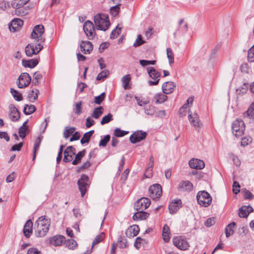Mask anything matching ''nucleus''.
Instances as JSON below:
<instances>
[{
    "label": "nucleus",
    "instance_id": "7",
    "mask_svg": "<svg viewBox=\"0 0 254 254\" xmlns=\"http://www.w3.org/2000/svg\"><path fill=\"white\" fill-rule=\"evenodd\" d=\"M147 72L149 76L154 80V81H148V84L150 86L156 85L159 83L161 76V73L158 71L153 67H149L147 68Z\"/></svg>",
    "mask_w": 254,
    "mask_h": 254
},
{
    "label": "nucleus",
    "instance_id": "22",
    "mask_svg": "<svg viewBox=\"0 0 254 254\" xmlns=\"http://www.w3.org/2000/svg\"><path fill=\"white\" fill-rule=\"evenodd\" d=\"M23 24V21L22 20L16 18L12 20L9 25V28L10 31L15 32L18 30Z\"/></svg>",
    "mask_w": 254,
    "mask_h": 254
},
{
    "label": "nucleus",
    "instance_id": "26",
    "mask_svg": "<svg viewBox=\"0 0 254 254\" xmlns=\"http://www.w3.org/2000/svg\"><path fill=\"white\" fill-rule=\"evenodd\" d=\"M33 223L31 220L27 221L23 228V233L25 237L29 238L32 233Z\"/></svg>",
    "mask_w": 254,
    "mask_h": 254
},
{
    "label": "nucleus",
    "instance_id": "24",
    "mask_svg": "<svg viewBox=\"0 0 254 254\" xmlns=\"http://www.w3.org/2000/svg\"><path fill=\"white\" fill-rule=\"evenodd\" d=\"M139 232V228L138 225H133L130 226L126 231V234L127 237H133L136 236Z\"/></svg>",
    "mask_w": 254,
    "mask_h": 254
},
{
    "label": "nucleus",
    "instance_id": "58",
    "mask_svg": "<svg viewBox=\"0 0 254 254\" xmlns=\"http://www.w3.org/2000/svg\"><path fill=\"white\" fill-rule=\"evenodd\" d=\"M242 192L243 193L244 197L246 199H252L253 198V194L248 190L245 189Z\"/></svg>",
    "mask_w": 254,
    "mask_h": 254
},
{
    "label": "nucleus",
    "instance_id": "20",
    "mask_svg": "<svg viewBox=\"0 0 254 254\" xmlns=\"http://www.w3.org/2000/svg\"><path fill=\"white\" fill-rule=\"evenodd\" d=\"M176 87L175 84L171 81H167L163 83L162 86V91L164 94H169L173 92Z\"/></svg>",
    "mask_w": 254,
    "mask_h": 254
},
{
    "label": "nucleus",
    "instance_id": "27",
    "mask_svg": "<svg viewBox=\"0 0 254 254\" xmlns=\"http://www.w3.org/2000/svg\"><path fill=\"white\" fill-rule=\"evenodd\" d=\"M39 63V60L37 59H33L29 60H23L22 64L25 67H29L30 68L35 67Z\"/></svg>",
    "mask_w": 254,
    "mask_h": 254
},
{
    "label": "nucleus",
    "instance_id": "15",
    "mask_svg": "<svg viewBox=\"0 0 254 254\" xmlns=\"http://www.w3.org/2000/svg\"><path fill=\"white\" fill-rule=\"evenodd\" d=\"M75 148L73 146H68L64 151V161L68 162L72 161L73 156L75 154Z\"/></svg>",
    "mask_w": 254,
    "mask_h": 254
},
{
    "label": "nucleus",
    "instance_id": "5",
    "mask_svg": "<svg viewBox=\"0 0 254 254\" xmlns=\"http://www.w3.org/2000/svg\"><path fill=\"white\" fill-rule=\"evenodd\" d=\"M44 32V27L42 25H37L33 29L31 34V38L38 42V44H42L44 42L45 39L43 38L42 35Z\"/></svg>",
    "mask_w": 254,
    "mask_h": 254
},
{
    "label": "nucleus",
    "instance_id": "62",
    "mask_svg": "<svg viewBox=\"0 0 254 254\" xmlns=\"http://www.w3.org/2000/svg\"><path fill=\"white\" fill-rule=\"evenodd\" d=\"M81 105H82V102L80 101L79 102H77L75 104V107L74 109V113L77 115H79L81 113Z\"/></svg>",
    "mask_w": 254,
    "mask_h": 254
},
{
    "label": "nucleus",
    "instance_id": "34",
    "mask_svg": "<svg viewBox=\"0 0 254 254\" xmlns=\"http://www.w3.org/2000/svg\"><path fill=\"white\" fill-rule=\"evenodd\" d=\"M170 228L168 225L165 224L162 230V237L163 240L166 242H168L170 240Z\"/></svg>",
    "mask_w": 254,
    "mask_h": 254
},
{
    "label": "nucleus",
    "instance_id": "57",
    "mask_svg": "<svg viewBox=\"0 0 254 254\" xmlns=\"http://www.w3.org/2000/svg\"><path fill=\"white\" fill-rule=\"evenodd\" d=\"M109 74V71L108 70H103L98 74L96 77V79L97 80L103 79L104 78L107 77Z\"/></svg>",
    "mask_w": 254,
    "mask_h": 254
},
{
    "label": "nucleus",
    "instance_id": "16",
    "mask_svg": "<svg viewBox=\"0 0 254 254\" xmlns=\"http://www.w3.org/2000/svg\"><path fill=\"white\" fill-rule=\"evenodd\" d=\"M8 116L12 122H16L20 117V113L14 105H11L9 106Z\"/></svg>",
    "mask_w": 254,
    "mask_h": 254
},
{
    "label": "nucleus",
    "instance_id": "46",
    "mask_svg": "<svg viewBox=\"0 0 254 254\" xmlns=\"http://www.w3.org/2000/svg\"><path fill=\"white\" fill-rule=\"evenodd\" d=\"M66 246L69 249L71 250H73L75 249L77 244L76 242L73 239H69L66 241L65 242Z\"/></svg>",
    "mask_w": 254,
    "mask_h": 254
},
{
    "label": "nucleus",
    "instance_id": "49",
    "mask_svg": "<svg viewBox=\"0 0 254 254\" xmlns=\"http://www.w3.org/2000/svg\"><path fill=\"white\" fill-rule=\"evenodd\" d=\"M128 133V131L122 130L119 128L114 130V134L117 137H122Z\"/></svg>",
    "mask_w": 254,
    "mask_h": 254
},
{
    "label": "nucleus",
    "instance_id": "8",
    "mask_svg": "<svg viewBox=\"0 0 254 254\" xmlns=\"http://www.w3.org/2000/svg\"><path fill=\"white\" fill-rule=\"evenodd\" d=\"M43 48V46L41 44L31 43L25 47V53L27 56L32 57L38 54Z\"/></svg>",
    "mask_w": 254,
    "mask_h": 254
},
{
    "label": "nucleus",
    "instance_id": "6",
    "mask_svg": "<svg viewBox=\"0 0 254 254\" xmlns=\"http://www.w3.org/2000/svg\"><path fill=\"white\" fill-rule=\"evenodd\" d=\"M83 29L88 39H93L96 35L93 23L90 20L86 21L83 24Z\"/></svg>",
    "mask_w": 254,
    "mask_h": 254
},
{
    "label": "nucleus",
    "instance_id": "52",
    "mask_svg": "<svg viewBox=\"0 0 254 254\" xmlns=\"http://www.w3.org/2000/svg\"><path fill=\"white\" fill-rule=\"evenodd\" d=\"M167 56L169 60V64L171 65L174 62V54L173 53L170 48L167 49Z\"/></svg>",
    "mask_w": 254,
    "mask_h": 254
},
{
    "label": "nucleus",
    "instance_id": "23",
    "mask_svg": "<svg viewBox=\"0 0 254 254\" xmlns=\"http://www.w3.org/2000/svg\"><path fill=\"white\" fill-rule=\"evenodd\" d=\"M189 119L190 124L195 127H200L202 125L200 122L198 116L196 113L193 114H189Z\"/></svg>",
    "mask_w": 254,
    "mask_h": 254
},
{
    "label": "nucleus",
    "instance_id": "42",
    "mask_svg": "<svg viewBox=\"0 0 254 254\" xmlns=\"http://www.w3.org/2000/svg\"><path fill=\"white\" fill-rule=\"evenodd\" d=\"M38 90H31L28 94V98L30 101L34 102L38 98Z\"/></svg>",
    "mask_w": 254,
    "mask_h": 254
},
{
    "label": "nucleus",
    "instance_id": "53",
    "mask_svg": "<svg viewBox=\"0 0 254 254\" xmlns=\"http://www.w3.org/2000/svg\"><path fill=\"white\" fill-rule=\"evenodd\" d=\"M248 59L250 62H254V45L248 51Z\"/></svg>",
    "mask_w": 254,
    "mask_h": 254
},
{
    "label": "nucleus",
    "instance_id": "2",
    "mask_svg": "<svg viewBox=\"0 0 254 254\" xmlns=\"http://www.w3.org/2000/svg\"><path fill=\"white\" fill-rule=\"evenodd\" d=\"M94 22L97 30L105 31L110 26L109 16L106 14L98 13L94 16Z\"/></svg>",
    "mask_w": 254,
    "mask_h": 254
},
{
    "label": "nucleus",
    "instance_id": "59",
    "mask_svg": "<svg viewBox=\"0 0 254 254\" xmlns=\"http://www.w3.org/2000/svg\"><path fill=\"white\" fill-rule=\"evenodd\" d=\"M144 41L142 39L141 35H138L135 41L133 43V47H137L144 44Z\"/></svg>",
    "mask_w": 254,
    "mask_h": 254
},
{
    "label": "nucleus",
    "instance_id": "50",
    "mask_svg": "<svg viewBox=\"0 0 254 254\" xmlns=\"http://www.w3.org/2000/svg\"><path fill=\"white\" fill-rule=\"evenodd\" d=\"M113 120V115L111 113H109L107 115L105 116L102 118L101 121V124L102 125H103L104 124H107L109 123L110 121H112Z\"/></svg>",
    "mask_w": 254,
    "mask_h": 254
},
{
    "label": "nucleus",
    "instance_id": "44",
    "mask_svg": "<svg viewBox=\"0 0 254 254\" xmlns=\"http://www.w3.org/2000/svg\"><path fill=\"white\" fill-rule=\"evenodd\" d=\"M178 30L182 33L186 32L188 30V24L187 23L184 22L183 19H181L179 21V27Z\"/></svg>",
    "mask_w": 254,
    "mask_h": 254
},
{
    "label": "nucleus",
    "instance_id": "21",
    "mask_svg": "<svg viewBox=\"0 0 254 254\" xmlns=\"http://www.w3.org/2000/svg\"><path fill=\"white\" fill-rule=\"evenodd\" d=\"M192 188L193 185L189 181H181L178 187V190L181 191H190Z\"/></svg>",
    "mask_w": 254,
    "mask_h": 254
},
{
    "label": "nucleus",
    "instance_id": "29",
    "mask_svg": "<svg viewBox=\"0 0 254 254\" xmlns=\"http://www.w3.org/2000/svg\"><path fill=\"white\" fill-rule=\"evenodd\" d=\"M154 166V158L153 156H151L149 159L148 167L145 170L144 176L146 178H150L152 176V170Z\"/></svg>",
    "mask_w": 254,
    "mask_h": 254
},
{
    "label": "nucleus",
    "instance_id": "14",
    "mask_svg": "<svg viewBox=\"0 0 254 254\" xmlns=\"http://www.w3.org/2000/svg\"><path fill=\"white\" fill-rule=\"evenodd\" d=\"M173 242L174 246L182 250H186L189 247V244L187 241L182 239L181 237L174 238Z\"/></svg>",
    "mask_w": 254,
    "mask_h": 254
},
{
    "label": "nucleus",
    "instance_id": "33",
    "mask_svg": "<svg viewBox=\"0 0 254 254\" xmlns=\"http://www.w3.org/2000/svg\"><path fill=\"white\" fill-rule=\"evenodd\" d=\"M236 226V223L233 222L228 224L225 229V232L227 238L229 237L232 235L234 233V228Z\"/></svg>",
    "mask_w": 254,
    "mask_h": 254
},
{
    "label": "nucleus",
    "instance_id": "35",
    "mask_svg": "<svg viewBox=\"0 0 254 254\" xmlns=\"http://www.w3.org/2000/svg\"><path fill=\"white\" fill-rule=\"evenodd\" d=\"M165 94L161 93L156 94L154 96L156 103L161 104L165 102L167 100L168 97Z\"/></svg>",
    "mask_w": 254,
    "mask_h": 254
},
{
    "label": "nucleus",
    "instance_id": "63",
    "mask_svg": "<svg viewBox=\"0 0 254 254\" xmlns=\"http://www.w3.org/2000/svg\"><path fill=\"white\" fill-rule=\"evenodd\" d=\"M42 77V75L38 72H35L34 74L33 82L35 84H38L39 80Z\"/></svg>",
    "mask_w": 254,
    "mask_h": 254
},
{
    "label": "nucleus",
    "instance_id": "18",
    "mask_svg": "<svg viewBox=\"0 0 254 254\" xmlns=\"http://www.w3.org/2000/svg\"><path fill=\"white\" fill-rule=\"evenodd\" d=\"M81 51L84 54H90L93 50V45L89 41H82L80 44Z\"/></svg>",
    "mask_w": 254,
    "mask_h": 254
},
{
    "label": "nucleus",
    "instance_id": "51",
    "mask_svg": "<svg viewBox=\"0 0 254 254\" xmlns=\"http://www.w3.org/2000/svg\"><path fill=\"white\" fill-rule=\"evenodd\" d=\"M28 133V127H20L19 128L18 134H19V136L21 138H24Z\"/></svg>",
    "mask_w": 254,
    "mask_h": 254
},
{
    "label": "nucleus",
    "instance_id": "13",
    "mask_svg": "<svg viewBox=\"0 0 254 254\" xmlns=\"http://www.w3.org/2000/svg\"><path fill=\"white\" fill-rule=\"evenodd\" d=\"M147 136V133L145 131L139 130L134 131L129 137V140L132 143H136L143 139Z\"/></svg>",
    "mask_w": 254,
    "mask_h": 254
},
{
    "label": "nucleus",
    "instance_id": "1",
    "mask_svg": "<svg viewBox=\"0 0 254 254\" xmlns=\"http://www.w3.org/2000/svg\"><path fill=\"white\" fill-rule=\"evenodd\" d=\"M50 219L45 216L40 217L35 224V234L38 237H44L49 230Z\"/></svg>",
    "mask_w": 254,
    "mask_h": 254
},
{
    "label": "nucleus",
    "instance_id": "31",
    "mask_svg": "<svg viewBox=\"0 0 254 254\" xmlns=\"http://www.w3.org/2000/svg\"><path fill=\"white\" fill-rule=\"evenodd\" d=\"M244 118L254 120V102H253L247 111L243 113Z\"/></svg>",
    "mask_w": 254,
    "mask_h": 254
},
{
    "label": "nucleus",
    "instance_id": "48",
    "mask_svg": "<svg viewBox=\"0 0 254 254\" xmlns=\"http://www.w3.org/2000/svg\"><path fill=\"white\" fill-rule=\"evenodd\" d=\"M120 10V4H117L111 7L110 9L111 14L113 16L117 15Z\"/></svg>",
    "mask_w": 254,
    "mask_h": 254
},
{
    "label": "nucleus",
    "instance_id": "40",
    "mask_svg": "<svg viewBox=\"0 0 254 254\" xmlns=\"http://www.w3.org/2000/svg\"><path fill=\"white\" fill-rule=\"evenodd\" d=\"M103 108L102 106L95 108L91 115L92 117L96 119H98L103 114Z\"/></svg>",
    "mask_w": 254,
    "mask_h": 254
},
{
    "label": "nucleus",
    "instance_id": "30",
    "mask_svg": "<svg viewBox=\"0 0 254 254\" xmlns=\"http://www.w3.org/2000/svg\"><path fill=\"white\" fill-rule=\"evenodd\" d=\"M64 240V237L61 235H57L53 237L50 239V244L55 246H59L62 244V243Z\"/></svg>",
    "mask_w": 254,
    "mask_h": 254
},
{
    "label": "nucleus",
    "instance_id": "28",
    "mask_svg": "<svg viewBox=\"0 0 254 254\" xmlns=\"http://www.w3.org/2000/svg\"><path fill=\"white\" fill-rule=\"evenodd\" d=\"M132 216L134 220H143L147 218L149 216V213L144 212L143 210L137 211Z\"/></svg>",
    "mask_w": 254,
    "mask_h": 254
},
{
    "label": "nucleus",
    "instance_id": "36",
    "mask_svg": "<svg viewBox=\"0 0 254 254\" xmlns=\"http://www.w3.org/2000/svg\"><path fill=\"white\" fill-rule=\"evenodd\" d=\"M93 133L94 130H90L88 132L85 133L80 140L81 143L82 144H83L84 143H88L89 142L90 139Z\"/></svg>",
    "mask_w": 254,
    "mask_h": 254
},
{
    "label": "nucleus",
    "instance_id": "19",
    "mask_svg": "<svg viewBox=\"0 0 254 254\" xmlns=\"http://www.w3.org/2000/svg\"><path fill=\"white\" fill-rule=\"evenodd\" d=\"M189 166L191 168L202 169L204 166V162L200 159L192 158L189 161Z\"/></svg>",
    "mask_w": 254,
    "mask_h": 254
},
{
    "label": "nucleus",
    "instance_id": "56",
    "mask_svg": "<svg viewBox=\"0 0 254 254\" xmlns=\"http://www.w3.org/2000/svg\"><path fill=\"white\" fill-rule=\"evenodd\" d=\"M110 139V136L109 134L105 135L103 139H102L99 143V145L100 146L105 147L107 145V144L109 141Z\"/></svg>",
    "mask_w": 254,
    "mask_h": 254
},
{
    "label": "nucleus",
    "instance_id": "39",
    "mask_svg": "<svg viewBox=\"0 0 254 254\" xmlns=\"http://www.w3.org/2000/svg\"><path fill=\"white\" fill-rule=\"evenodd\" d=\"M76 128L75 127H65L63 133V135L64 138L67 139L71 134L72 135Z\"/></svg>",
    "mask_w": 254,
    "mask_h": 254
},
{
    "label": "nucleus",
    "instance_id": "12",
    "mask_svg": "<svg viewBox=\"0 0 254 254\" xmlns=\"http://www.w3.org/2000/svg\"><path fill=\"white\" fill-rule=\"evenodd\" d=\"M150 196L153 199L159 198L162 195V187L158 184H154L149 188Z\"/></svg>",
    "mask_w": 254,
    "mask_h": 254
},
{
    "label": "nucleus",
    "instance_id": "54",
    "mask_svg": "<svg viewBox=\"0 0 254 254\" xmlns=\"http://www.w3.org/2000/svg\"><path fill=\"white\" fill-rule=\"evenodd\" d=\"M105 98V92H103L99 96L95 97L94 102L97 104L100 105L101 104V103L104 100Z\"/></svg>",
    "mask_w": 254,
    "mask_h": 254
},
{
    "label": "nucleus",
    "instance_id": "10",
    "mask_svg": "<svg viewBox=\"0 0 254 254\" xmlns=\"http://www.w3.org/2000/svg\"><path fill=\"white\" fill-rule=\"evenodd\" d=\"M31 78L29 74L26 72L22 73L18 78L17 86L19 88L27 87L30 83Z\"/></svg>",
    "mask_w": 254,
    "mask_h": 254
},
{
    "label": "nucleus",
    "instance_id": "32",
    "mask_svg": "<svg viewBox=\"0 0 254 254\" xmlns=\"http://www.w3.org/2000/svg\"><path fill=\"white\" fill-rule=\"evenodd\" d=\"M29 0H13L11 6L15 9H19L22 7Z\"/></svg>",
    "mask_w": 254,
    "mask_h": 254
},
{
    "label": "nucleus",
    "instance_id": "37",
    "mask_svg": "<svg viewBox=\"0 0 254 254\" xmlns=\"http://www.w3.org/2000/svg\"><path fill=\"white\" fill-rule=\"evenodd\" d=\"M85 152V150L79 152L76 155L74 160L72 161V164L74 165L78 164L81 161V159L84 156Z\"/></svg>",
    "mask_w": 254,
    "mask_h": 254
},
{
    "label": "nucleus",
    "instance_id": "47",
    "mask_svg": "<svg viewBox=\"0 0 254 254\" xmlns=\"http://www.w3.org/2000/svg\"><path fill=\"white\" fill-rule=\"evenodd\" d=\"M252 138L250 136L244 137L241 139V145L242 146H246L252 143Z\"/></svg>",
    "mask_w": 254,
    "mask_h": 254
},
{
    "label": "nucleus",
    "instance_id": "3",
    "mask_svg": "<svg viewBox=\"0 0 254 254\" xmlns=\"http://www.w3.org/2000/svg\"><path fill=\"white\" fill-rule=\"evenodd\" d=\"M196 199L200 205L203 207H207L211 203L212 197L205 190H202L198 192L196 195Z\"/></svg>",
    "mask_w": 254,
    "mask_h": 254
},
{
    "label": "nucleus",
    "instance_id": "25",
    "mask_svg": "<svg viewBox=\"0 0 254 254\" xmlns=\"http://www.w3.org/2000/svg\"><path fill=\"white\" fill-rule=\"evenodd\" d=\"M253 210V208L250 206H243L239 208V216L242 218H246Z\"/></svg>",
    "mask_w": 254,
    "mask_h": 254
},
{
    "label": "nucleus",
    "instance_id": "55",
    "mask_svg": "<svg viewBox=\"0 0 254 254\" xmlns=\"http://www.w3.org/2000/svg\"><path fill=\"white\" fill-rule=\"evenodd\" d=\"M130 79L131 78L129 74L126 75L122 77V81L123 84V87L125 89H127Z\"/></svg>",
    "mask_w": 254,
    "mask_h": 254
},
{
    "label": "nucleus",
    "instance_id": "45",
    "mask_svg": "<svg viewBox=\"0 0 254 254\" xmlns=\"http://www.w3.org/2000/svg\"><path fill=\"white\" fill-rule=\"evenodd\" d=\"M41 142V138L40 137H38L35 140L34 145V148H33V160H34L35 159V156H36V151L39 149L40 143Z\"/></svg>",
    "mask_w": 254,
    "mask_h": 254
},
{
    "label": "nucleus",
    "instance_id": "41",
    "mask_svg": "<svg viewBox=\"0 0 254 254\" xmlns=\"http://www.w3.org/2000/svg\"><path fill=\"white\" fill-rule=\"evenodd\" d=\"M10 93L16 101H20L22 100L23 97L22 94L17 90L13 88H11Z\"/></svg>",
    "mask_w": 254,
    "mask_h": 254
},
{
    "label": "nucleus",
    "instance_id": "43",
    "mask_svg": "<svg viewBox=\"0 0 254 254\" xmlns=\"http://www.w3.org/2000/svg\"><path fill=\"white\" fill-rule=\"evenodd\" d=\"M121 28L119 27V25L114 29L111 32L110 35V38L114 39L116 38L120 34Z\"/></svg>",
    "mask_w": 254,
    "mask_h": 254
},
{
    "label": "nucleus",
    "instance_id": "11",
    "mask_svg": "<svg viewBox=\"0 0 254 254\" xmlns=\"http://www.w3.org/2000/svg\"><path fill=\"white\" fill-rule=\"evenodd\" d=\"M150 205V199L147 197H142L138 199L134 204V208L137 211L144 210Z\"/></svg>",
    "mask_w": 254,
    "mask_h": 254
},
{
    "label": "nucleus",
    "instance_id": "9",
    "mask_svg": "<svg viewBox=\"0 0 254 254\" xmlns=\"http://www.w3.org/2000/svg\"><path fill=\"white\" fill-rule=\"evenodd\" d=\"M88 182L89 178L85 174H82L78 181L77 184L82 197H83L86 192L87 188L89 186Z\"/></svg>",
    "mask_w": 254,
    "mask_h": 254
},
{
    "label": "nucleus",
    "instance_id": "64",
    "mask_svg": "<svg viewBox=\"0 0 254 254\" xmlns=\"http://www.w3.org/2000/svg\"><path fill=\"white\" fill-rule=\"evenodd\" d=\"M27 254H42V253L37 248L32 247L28 250Z\"/></svg>",
    "mask_w": 254,
    "mask_h": 254
},
{
    "label": "nucleus",
    "instance_id": "4",
    "mask_svg": "<svg viewBox=\"0 0 254 254\" xmlns=\"http://www.w3.org/2000/svg\"><path fill=\"white\" fill-rule=\"evenodd\" d=\"M245 128V124L241 119L235 120L232 124V132L234 135L237 137L240 136L244 134Z\"/></svg>",
    "mask_w": 254,
    "mask_h": 254
},
{
    "label": "nucleus",
    "instance_id": "17",
    "mask_svg": "<svg viewBox=\"0 0 254 254\" xmlns=\"http://www.w3.org/2000/svg\"><path fill=\"white\" fill-rule=\"evenodd\" d=\"M182 206V201L180 199H174L169 205V210L171 214L175 213Z\"/></svg>",
    "mask_w": 254,
    "mask_h": 254
},
{
    "label": "nucleus",
    "instance_id": "60",
    "mask_svg": "<svg viewBox=\"0 0 254 254\" xmlns=\"http://www.w3.org/2000/svg\"><path fill=\"white\" fill-rule=\"evenodd\" d=\"M247 88L248 85L246 84H244V87H241L236 89L237 94L239 95L245 94L247 92Z\"/></svg>",
    "mask_w": 254,
    "mask_h": 254
},
{
    "label": "nucleus",
    "instance_id": "38",
    "mask_svg": "<svg viewBox=\"0 0 254 254\" xmlns=\"http://www.w3.org/2000/svg\"><path fill=\"white\" fill-rule=\"evenodd\" d=\"M36 107L34 105H25L23 109L24 113L26 115H31L36 111Z\"/></svg>",
    "mask_w": 254,
    "mask_h": 254
},
{
    "label": "nucleus",
    "instance_id": "61",
    "mask_svg": "<svg viewBox=\"0 0 254 254\" xmlns=\"http://www.w3.org/2000/svg\"><path fill=\"white\" fill-rule=\"evenodd\" d=\"M155 112V107L149 105L145 109V113L148 115H152Z\"/></svg>",
    "mask_w": 254,
    "mask_h": 254
}]
</instances>
